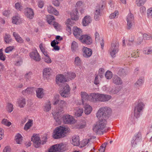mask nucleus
Here are the masks:
<instances>
[{
  "label": "nucleus",
  "instance_id": "f257e3e1",
  "mask_svg": "<svg viewBox=\"0 0 152 152\" xmlns=\"http://www.w3.org/2000/svg\"><path fill=\"white\" fill-rule=\"evenodd\" d=\"M112 112L111 109L107 107H103L99 108L96 114V117L99 119L93 126L94 132L97 133H104L108 132L106 126V120L109 117Z\"/></svg>",
  "mask_w": 152,
  "mask_h": 152
},
{
  "label": "nucleus",
  "instance_id": "f03ea898",
  "mask_svg": "<svg viewBox=\"0 0 152 152\" xmlns=\"http://www.w3.org/2000/svg\"><path fill=\"white\" fill-rule=\"evenodd\" d=\"M54 118L58 124L63 123L68 124H73L77 121L74 117L68 114H64L61 116V113L59 112H55L53 113Z\"/></svg>",
  "mask_w": 152,
  "mask_h": 152
},
{
  "label": "nucleus",
  "instance_id": "7ed1b4c3",
  "mask_svg": "<svg viewBox=\"0 0 152 152\" xmlns=\"http://www.w3.org/2000/svg\"><path fill=\"white\" fill-rule=\"evenodd\" d=\"M92 97L91 101L93 102H106L110 100L111 98L110 95L99 94L92 93L91 94Z\"/></svg>",
  "mask_w": 152,
  "mask_h": 152
},
{
  "label": "nucleus",
  "instance_id": "20e7f679",
  "mask_svg": "<svg viewBox=\"0 0 152 152\" xmlns=\"http://www.w3.org/2000/svg\"><path fill=\"white\" fill-rule=\"evenodd\" d=\"M119 44L116 41H113L109 50L110 54L112 58H114L118 51Z\"/></svg>",
  "mask_w": 152,
  "mask_h": 152
},
{
  "label": "nucleus",
  "instance_id": "39448f33",
  "mask_svg": "<svg viewBox=\"0 0 152 152\" xmlns=\"http://www.w3.org/2000/svg\"><path fill=\"white\" fill-rule=\"evenodd\" d=\"M144 106L145 105L142 102H140L135 105L134 112V115L135 117L137 118L139 117L140 113L142 111Z\"/></svg>",
  "mask_w": 152,
  "mask_h": 152
},
{
  "label": "nucleus",
  "instance_id": "423d86ee",
  "mask_svg": "<svg viewBox=\"0 0 152 152\" xmlns=\"http://www.w3.org/2000/svg\"><path fill=\"white\" fill-rule=\"evenodd\" d=\"M65 147V145L62 143L56 144L51 147L48 152H62L64 151Z\"/></svg>",
  "mask_w": 152,
  "mask_h": 152
},
{
  "label": "nucleus",
  "instance_id": "0eeeda50",
  "mask_svg": "<svg viewBox=\"0 0 152 152\" xmlns=\"http://www.w3.org/2000/svg\"><path fill=\"white\" fill-rule=\"evenodd\" d=\"M70 88L68 84L66 83L64 84L63 89L60 92L61 96L65 98L69 97L70 94Z\"/></svg>",
  "mask_w": 152,
  "mask_h": 152
},
{
  "label": "nucleus",
  "instance_id": "6e6552de",
  "mask_svg": "<svg viewBox=\"0 0 152 152\" xmlns=\"http://www.w3.org/2000/svg\"><path fill=\"white\" fill-rule=\"evenodd\" d=\"M79 40L83 43L87 45H90L92 42L91 37L87 35H83L80 36Z\"/></svg>",
  "mask_w": 152,
  "mask_h": 152
},
{
  "label": "nucleus",
  "instance_id": "1a4fd4ad",
  "mask_svg": "<svg viewBox=\"0 0 152 152\" xmlns=\"http://www.w3.org/2000/svg\"><path fill=\"white\" fill-rule=\"evenodd\" d=\"M69 80L66 79L65 75L60 74L57 75L56 77V83L59 86L62 85L63 84V82H68Z\"/></svg>",
  "mask_w": 152,
  "mask_h": 152
},
{
  "label": "nucleus",
  "instance_id": "9d476101",
  "mask_svg": "<svg viewBox=\"0 0 152 152\" xmlns=\"http://www.w3.org/2000/svg\"><path fill=\"white\" fill-rule=\"evenodd\" d=\"M31 140L34 143V147L38 148L40 146L41 144V141L39 137L36 134L32 136Z\"/></svg>",
  "mask_w": 152,
  "mask_h": 152
},
{
  "label": "nucleus",
  "instance_id": "9b49d317",
  "mask_svg": "<svg viewBox=\"0 0 152 152\" xmlns=\"http://www.w3.org/2000/svg\"><path fill=\"white\" fill-rule=\"evenodd\" d=\"M80 95L83 104L84 105L88 100L91 101L92 97L91 96V94L90 95H88L86 92L82 91L80 92Z\"/></svg>",
  "mask_w": 152,
  "mask_h": 152
},
{
  "label": "nucleus",
  "instance_id": "f8f14e48",
  "mask_svg": "<svg viewBox=\"0 0 152 152\" xmlns=\"http://www.w3.org/2000/svg\"><path fill=\"white\" fill-rule=\"evenodd\" d=\"M24 14L27 18L29 19H32L34 17V10L31 8L28 7L26 8L25 10Z\"/></svg>",
  "mask_w": 152,
  "mask_h": 152
},
{
  "label": "nucleus",
  "instance_id": "ddd939ff",
  "mask_svg": "<svg viewBox=\"0 0 152 152\" xmlns=\"http://www.w3.org/2000/svg\"><path fill=\"white\" fill-rule=\"evenodd\" d=\"M70 129L67 126H60L55 128L53 133H64V132H70Z\"/></svg>",
  "mask_w": 152,
  "mask_h": 152
},
{
  "label": "nucleus",
  "instance_id": "4468645a",
  "mask_svg": "<svg viewBox=\"0 0 152 152\" xmlns=\"http://www.w3.org/2000/svg\"><path fill=\"white\" fill-rule=\"evenodd\" d=\"M141 136L140 134H137L133 137L131 142V145L132 147L134 148L136 146L137 142L141 139Z\"/></svg>",
  "mask_w": 152,
  "mask_h": 152
},
{
  "label": "nucleus",
  "instance_id": "2eb2a0df",
  "mask_svg": "<svg viewBox=\"0 0 152 152\" xmlns=\"http://www.w3.org/2000/svg\"><path fill=\"white\" fill-rule=\"evenodd\" d=\"M105 4V2L104 1H102L99 5L98 8H97L96 9L95 12L94 16V18L96 20H98L99 16L100 15V10L102 9Z\"/></svg>",
  "mask_w": 152,
  "mask_h": 152
},
{
  "label": "nucleus",
  "instance_id": "dca6fc26",
  "mask_svg": "<svg viewBox=\"0 0 152 152\" xmlns=\"http://www.w3.org/2000/svg\"><path fill=\"white\" fill-rule=\"evenodd\" d=\"M29 56L32 59L36 61H39L41 60L40 56L37 50L31 53Z\"/></svg>",
  "mask_w": 152,
  "mask_h": 152
},
{
  "label": "nucleus",
  "instance_id": "f3484780",
  "mask_svg": "<svg viewBox=\"0 0 152 152\" xmlns=\"http://www.w3.org/2000/svg\"><path fill=\"white\" fill-rule=\"evenodd\" d=\"M83 56L85 58L90 57L92 55V50L87 47H83L82 49Z\"/></svg>",
  "mask_w": 152,
  "mask_h": 152
},
{
  "label": "nucleus",
  "instance_id": "a211bd4d",
  "mask_svg": "<svg viewBox=\"0 0 152 152\" xmlns=\"http://www.w3.org/2000/svg\"><path fill=\"white\" fill-rule=\"evenodd\" d=\"M68 104L67 102L64 100H60L59 103V109L57 112H62L64 108H66L68 107Z\"/></svg>",
  "mask_w": 152,
  "mask_h": 152
},
{
  "label": "nucleus",
  "instance_id": "6ab92c4d",
  "mask_svg": "<svg viewBox=\"0 0 152 152\" xmlns=\"http://www.w3.org/2000/svg\"><path fill=\"white\" fill-rule=\"evenodd\" d=\"M95 37L96 43H100L102 48L104 46V42L102 38L100 37L99 34L97 32H96L95 34Z\"/></svg>",
  "mask_w": 152,
  "mask_h": 152
},
{
  "label": "nucleus",
  "instance_id": "aec40b11",
  "mask_svg": "<svg viewBox=\"0 0 152 152\" xmlns=\"http://www.w3.org/2000/svg\"><path fill=\"white\" fill-rule=\"evenodd\" d=\"M92 21L91 17L89 15L85 16L83 19L82 24L84 26H87L89 25Z\"/></svg>",
  "mask_w": 152,
  "mask_h": 152
},
{
  "label": "nucleus",
  "instance_id": "412c9836",
  "mask_svg": "<svg viewBox=\"0 0 152 152\" xmlns=\"http://www.w3.org/2000/svg\"><path fill=\"white\" fill-rule=\"evenodd\" d=\"M52 72L51 69L50 68H46L43 71V77L44 78L48 79L51 75Z\"/></svg>",
  "mask_w": 152,
  "mask_h": 152
},
{
  "label": "nucleus",
  "instance_id": "4be33fe9",
  "mask_svg": "<svg viewBox=\"0 0 152 152\" xmlns=\"http://www.w3.org/2000/svg\"><path fill=\"white\" fill-rule=\"evenodd\" d=\"M45 91L42 88H39L36 90V96L39 99L42 98L44 96Z\"/></svg>",
  "mask_w": 152,
  "mask_h": 152
},
{
  "label": "nucleus",
  "instance_id": "5701e85b",
  "mask_svg": "<svg viewBox=\"0 0 152 152\" xmlns=\"http://www.w3.org/2000/svg\"><path fill=\"white\" fill-rule=\"evenodd\" d=\"M112 82L115 85H121L123 83L121 79L117 75H114L112 78Z\"/></svg>",
  "mask_w": 152,
  "mask_h": 152
},
{
  "label": "nucleus",
  "instance_id": "b1692460",
  "mask_svg": "<svg viewBox=\"0 0 152 152\" xmlns=\"http://www.w3.org/2000/svg\"><path fill=\"white\" fill-rule=\"evenodd\" d=\"M82 33V31L80 28L76 27H74L73 34L76 38L79 39Z\"/></svg>",
  "mask_w": 152,
  "mask_h": 152
},
{
  "label": "nucleus",
  "instance_id": "393cba45",
  "mask_svg": "<svg viewBox=\"0 0 152 152\" xmlns=\"http://www.w3.org/2000/svg\"><path fill=\"white\" fill-rule=\"evenodd\" d=\"M15 61L14 64L16 66H20L22 63V59L20 56L18 55H15L14 56Z\"/></svg>",
  "mask_w": 152,
  "mask_h": 152
},
{
  "label": "nucleus",
  "instance_id": "a878e982",
  "mask_svg": "<svg viewBox=\"0 0 152 152\" xmlns=\"http://www.w3.org/2000/svg\"><path fill=\"white\" fill-rule=\"evenodd\" d=\"M17 103L19 107L23 108L26 103V99L23 97L20 98L18 99Z\"/></svg>",
  "mask_w": 152,
  "mask_h": 152
},
{
  "label": "nucleus",
  "instance_id": "bb28decb",
  "mask_svg": "<svg viewBox=\"0 0 152 152\" xmlns=\"http://www.w3.org/2000/svg\"><path fill=\"white\" fill-rule=\"evenodd\" d=\"M83 110L82 108L77 107L75 108L74 113L77 117H79L82 115L83 113Z\"/></svg>",
  "mask_w": 152,
  "mask_h": 152
},
{
  "label": "nucleus",
  "instance_id": "cd10ccee",
  "mask_svg": "<svg viewBox=\"0 0 152 152\" xmlns=\"http://www.w3.org/2000/svg\"><path fill=\"white\" fill-rule=\"evenodd\" d=\"M78 12L77 9L73 10L71 13V17L72 20H78L79 16Z\"/></svg>",
  "mask_w": 152,
  "mask_h": 152
},
{
  "label": "nucleus",
  "instance_id": "c85d7f7f",
  "mask_svg": "<svg viewBox=\"0 0 152 152\" xmlns=\"http://www.w3.org/2000/svg\"><path fill=\"white\" fill-rule=\"evenodd\" d=\"M84 106V113L86 115H88L90 113L92 110V107L88 104L85 103Z\"/></svg>",
  "mask_w": 152,
  "mask_h": 152
},
{
  "label": "nucleus",
  "instance_id": "c756f323",
  "mask_svg": "<svg viewBox=\"0 0 152 152\" xmlns=\"http://www.w3.org/2000/svg\"><path fill=\"white\" fill-rule=\"evenodd\" d=\"M13 36L14 37L15 39L18 42L21 43L23 42V39L20 37L18 34L15 32H14L13 33Z\"/></svg>",
  "mask_w": 152,
  "mask_h": 152
},
{
  "label": "nucleus",
  "instance_id": "7c9ffc66",
  "mask_svg": "<svg viewBox=\"0 0 152 152\" xmlns=\"http://www.w3.org/2000/svg\"><path fill=\"white\" fill-rule=\"evenodd\" d=\"M33 125V121L32 119H29L27 122L25 124L24 129L25 130H28Z\"/></svg>",
  "mask_w": 152,
  "mask_h": 152
},
{
  "label": "nucleus",
  "instance_id": "2f4dec72",
  "mask_svg": "<svg viewBox=\"0 0 152 152\" xmlns=\"http://www.w3.org/2000/svg\"><path fill=\"white\" fill-rule=\"evenodd\" d=\"M72 144L75 146H78L80 145V140L79 137L77 136H74L72 137Z\"/></svg>",
  "mask_w": 152,
  "mask_h": 152
},
{
  "label": "nucleus",
  "instance_id": "473e14b6",
  "mask_svg": "<svg viewBox=\"0 0 152 152\" xmlns=\"http://www.w3.org/2000/svg\"><path fill=\"white\" fill-rule=\"evenodd\" d=\"M15 140L16 143L20 144L23 140V137L20 134H17L15 136Z\"/></svg>",
  "mask_w": 152,
  "mask_h": 152
},
{
  "label": "nucleus",
  "instance_id": "72a5a7b5",
  "mask_svg": "<svg viewBox=\"0 0 152 152\" xmlns=\"http://www.w3.org/2000/svg\"><path fill=\"white\" fill-rule=\"evenodd\" d=\"M72 22L70 19H68L66 21V24L67 27V30L70 33H71V26L73 25V23Z\"/></svg>",
  "mask_w": 152,
  "mask_h": 152
},
{
  "label": "nucleus",
  "instance_id": "f704fd0d",
  "mask_svg": "<svg viewBox=\"0 0 152 152\" xmlns=\"http://www.w3.org/2000/svg\"><path fill=\"white\" fill-rule=\"evenodd\" d=\"M65 76L66 79L69 80H72L74 79L76 76L75 73L73 72H69L67 73L65 75Z\"/></svg>",
  "mask_w": 152,
  "mask_h": 152
},
{
  "label": "nucleus",
  "instance_id": "c9c22d12",
  "mask_svg": "<svg viewBox=\"0 0 152 152\" xmlns=\"http://www.w3.org/2000/svg\"><path fill=\"white\" fill-rule=\"evenodd\" d=\"M144 77H140L138 80L134 83V86L136 88H137L141 86L144 82Z\"/></svg>",
  "mask_w": 152,
  "mask_h": 152
},
{
  "label": "nucleus",
  "instance_id": "e433bc0d",
  "mask_svg": "<svg viewBox=\"0 0 152 152\" xmlns=\"http://www.w3.org/2000/svg\"><path fill=\"white\" fill-rule=\"evenodd\" d=\"M39 48L41 51L45 56L47 55V53H48L46 50V48L45 47V45L41 43L39 44Z\"/></svg>",
  "mask_w": 152,
  "mask_h": 152
},
{
  "label": "nucleus",
  "instance_id": "4c0bfd02",
  "mask_svg": "<svg viewBox=\"0 0 152 152\" xmlns=\"http://www.w3.org/2000/svg\"><path fill=\"white\" fill-rule=\"evenodd\" d=\"M51 108V104L49 101L45 103L44 108V111L45 112H48Z\"/></svg>",
  "mask_w": 152,
  "mask_h": 152
},
{
  "label": "nucleus",
  "instance_id": "58836bf2",
  "mask_svg": "<svg viewBox=\"0 0 152 152\" xmlns=\"http://www.w3.org/2000/svg\"><path fill=\"white\" fill-rule=\"evenodd\" d=\"M110 93L111 94H115L118 93L119 91L118 88L117 87H110L108 90Z\"/></svg>",
  "mask_w": 152,
  "mask_h": 152
},
{
  "label": "nucleus",
  "instance_id": "ea45409f",
  "mask_svg": "<svg viewBox=\"0 0 152 152\" xmlns=\"http://www.w3.org/2000/svg\"><path fill=\"white\" fill-rule=\"evenodd\" d=\"M4 39L5 42L7 44L10 43L12 42V38L10 35L6 34L4 37Z\"/></svg>",
  "mask_w": 152,
  "mask_h": 152
},
{
  "label": "nucleus",
  "instance_id": "a19ab883",
  "mask_svg": "<svg viewBox=\"0 0 152 152\" xmlns=\"http://www.w3.org/2000/svg\"><path fill=\"white\" fill-rule=\"evenodd\" d=\"M82 63V61L79 57H75L74 61V64L75 66L79 67L81 65Z\"/></svg>",
  "mask_w": 152,
  "mask_h": 152
},
{
  "label": "nucleus",
  "instance_id": "79ce46f5",
  "mask_svg": "<svg viewBox=\"0 0 152 152\" xmlns=\"http://www.w3.org/2000/svg\"><path fill=\"white\" fill-rule=\"evenodd\" d=\"M78 47V43L75 41H73L71 44V50L73 52L76 51Z\"/></svg>",
  "mask_w": 152,
  "mask_h": 152
},
{
  "label": "nucleus",
  "instance_id": "37998d69",
  "mask_svg": "<svg viewBox=\"0 0 152 152\" xmlns=\"http://www.w3.org/2000/svg\"><path fill=\"white\" fill-rule=\"evenodd\" d=\"M12 23L13 24L18 25L19 23L20 18L18 16H15L12 17Z\"/></svg>",
  "mask_w": 152,
  "mask_h": 152
},
{
  "label": "nucleus",
  "instance_id": "c03bdc74",
  "mask_svg": "<svg viewBox=\"0 0 152 152\" xmlns=\"http://www.w3.org/2000/svg\"><path fill=\"white\" fill-rule=\"evenodd\" d=\"M33 90L34 89L33 88L29 87L28 88L25 90L23 91H22V94L23 95L30 94L32 93Z\"/></svg>",
  "mask_w": 152,
  "mask_h": 152
},
{
  "label": "nucleus",
  "instance_id": "a18cd8bd",
  "mask_svg": "<svg viewBox=\"0 0 152 152\" xmlns=\"http://www.w3.org/2000/svg\"><path fill=\"white\" fill-rule=\"evenodd\" d=\"M46 21L50 25L53 24V21L55 20L54 17L53 16L51 15H47L46 16Z\"/></svg>",
  "mask_w": 152,
  "mask_h": 152
},
{
  "label": "nucleus",
  "instance_id": "49530a36",
  "mask_svg": "<svg viewBox=\"0 0 152 152\" xmlns=\"http://www.w3.org/2000/svg\"><path fill=\"white\" fill-rule=\"evenodd\" d=\"M66 134H54L53 135V137L55 139H58L60 138H64L66 136Z\"/></svg>",
  "mask_w": 152,
  "mask_h": 152
},
{
  "label": "nucleus",
  "instance_id": "de8ad7c7",
  "mask_svg": "<svg viewBox=\"0 0 152 152\" xmlns=\"http://www.w3.org/2000/svg\"><path fill=\"white\" fill-rule=\"evenodd\" d=\"M60 100L59 99V95H56L53 97L52 100V102L54 105H56L58 104H59Z\"/></svg>",
  "mask_w": 152,
  "mask_h": 152
},
{
  "label": "nucleus",
  "instance_id": "09e8293b",
  "mask_svg": "<svg viewBox=\"0 0 152 152\" xmlns=\"http://www.w3.org/2000/svg\"><path fill=\"white\" fill-rule=\"evenodd\" d=\"M127 22L134 21V17L133 15L131 13L128 14L126 17Z\"/></svg>",
  "mask_w": 152,
  "mask_h": 152
},
{
  "label": "nucleus",
  "instance_id": "8fccbe9b",
  "mask_svg": "<svg viewBox=\"0 0 152 152\" xmlns=\"http://www.w3.org/2000/svg\"><path fill=\"white\" fill-rule=\"evenodd\" d=\"M90 141L89 139H85L83 140L80 142V145L81 147H83L87 145Z\"/></svg>",
  "mask_w": 152,
  "mask_h": 152
},
{
  "label": "nucleus",
  "instance_id": "3c124183",
  "mask_svg": "<svg viewBox=\"0 0 152 152\" xmlns=\"http://www.w3.org/2000/svg\"><path fill=\"white\" fill-rule=\"evenodd\" d=\"M105 76L106 79H110L113 77L112 73L111 71L108 70L106 72Z\"/></svg>",
  "mask_w": 152,
  "mask_h": 152
},
{
  "label": "nucleus",
  "instance_id": "603ef678",
  "mask_svg": "<svg viewBox=\"0 0 152 152\" xmlns=\"http://www.w3.org/2000/svg\"><path fill=\"white\" fill-rule=\"evenodd\" d=\"M15 49V47L14 46H10L7 47L5 49L4 51L6 53H9L12 52Z\"/></svg>",
  "mask_w": 152,
  "mask_h": 152
},
{
  "label": "nucleus",
  "instance_id": "864d4df0",
  "mask_svg": "<svg viewBox=\"0 0 152 152\" xmlns=\"http://www.w3.org/2000/svg\"><path fill=\"white\" fill-rule=\"evenodd\" d=\"M143 53L145 54H149L152 53V47L144 49L143 51Z\"/></svg>",
  "mask_w": 152,
  "mask_h": 152
},
{
  "label": "nucleus",
  "instance_id": "5fc2aeb1",
  "mask_svg": "<svg viewBox=\"0 0 152 152\" xmlns=\"http://www.w3.org/2000/svg\"><path fill=\"white\" fill-rule=\"evenodd\" d=\"M146 0H136V3L138 6L140 7L144 4Z\"/></svg>",
  "mask_w": 152,
  "mask_h": 152
},
{
  "label": "nucleus",
  "instance_id": "6e6d98bb",
  "mask_svg": "<svg viewBox=\"0 0 152 152\" xmlns=\"http://www.w3.org/2000/svg\"><path fill=\"white\" fill-rule=\"evenodd\" d=\"M1 123L7 126H9L11 125V122L6 119H3L1 121Z\"/></svg>",
  "mask_w": 152,
  "mask_h": 152
},
{
  "label": "nucleus",
  "instance_id": "4d7b16f0",
  "mask_svg": "<svg viewBox=\"0 0 152 152\" xmlns=\"http://www.w3.org/2000/svg\"><path fill=\"white\" fill-rule=\"evenodd\" d=\"M32 75V73L31 72H29L26 73L24 75V78L26 81H28L29 80L31 77Z\"/></svg>",
  "mask_w": 152,
  "mask_h": 152
},
{
  "label": "nucleus",
  "instance_id": "13d9d810",
  "mask_svg": "<svg viewBox=\"0 0 152 152\" xmlns=\"http://www.w3.org/2000/svg\"><path fill=\"white\" fill-rule=\"evenodd\" d=\"M118 14V12L117 11H115L114 12L110 15L109 17L110 19H114L115 18H117Z\"/></svg>",
  "mask_w": 152,
  "mask_h": 152
},
{
  "label": "nucleus",
  "instance_id": "bf43d9fd",
  "mask_svg": "<svg viewBox=\"0 0 152 152\" xmlns=\"http://www.w3.org/2000/svg\"><path fill=\"white\" fill-rule=\"evenodd\" d=\"M134 24V21L127 22V28L129 30L133 28Z\"/></svg>",
  "mask_w": 152,
  "mask_h": 152
},
{
  "label": "nucleus",
  "instance_id": "052dcab7",
  "mask_svg": "<svg viewBox=\"0 0 152 152\" xmlns=\"http://www.w3.org/2000/svg\"><path fill=\"white\" fill-rule=\"evenodd\" d=\"M45 56V57L44 58V61L45 62L48 64L51 63L52 61L50 57L48 56V53H47V56Z\"/></svg>",
  "mask_w": 152,
  "mask_h": 152
},
{
  "label": "nucleus",
  "instance_id": "680f3d73",
  "mask_svg": "<svg viewBox=\"0 0 152 152\" xmlns=\"http://www.w3.org/2000/svg\"><path fill=\"white\" fill-rule=\"evenodd\" d=\"M7 109L9 112L11 113L12 112L13 110L12 104L11 103H8L7 106Z\"/></svg>",
  "mask_w": 152,
  "mask_h": 152
},
{
  "label": "nucleus",
  "instance_id": "e2e57ef3",
  "mask_svg": "<svg viewBox=\"0 0 152 152\" xmlns=\"http://www.w3.org/2000/svg\"><path fill=\"white\" fill-rule=\"evenodd\" d=\"M147 15L148 18H152V8H150L147 10Z\"/></svg>",
  "mask_w": 152,
  "mask_h": 152
},
{
  "label": "nucleus",
  "instance_id": "0e129e2a",
  "mask_svg": "<svg viewBox=\"0 0 152 152\" xmlns=\"http://www.w3.org/2000/svg\"><path fill=\"white\" fill-rule=\"evenodd\" d=\"M118 74L121 76H123L126 75V73L125 69H120L119 71Z\"/></svg>",
  "mask_w": 152,
  "mask_h": 152
},
{
  "label": "nucleus",
  "instance_id": "69168bd1",
  "mask_svg": "<svg viewBox=\"0 0 152 152\" xmlns=\"http://www.w3.org/2000/svg\"><path fill=\"white\" fill-rule=\"evenodd\" d=\"M104 72V69L101 68L99 69V75L101 78H102L103 77Z\"/></svg>",
  "mask_w": 152,
  "mask_h": 152
},
{
  "label": "nucleus",
  "instance_id": "338daca9",
  "mask_svg": "<svg viewBox=\"0 0 152 152\" xmlns=\"http://www.w3.org/2000/svg\"><path fill=\"white\" fill-rule=\"evenodd\" d=\"M100 80V79H99V76L98 75H96L94 78V83L95 85H97L99 83Z\"/></svg>",
  "mask_w": 152,
  "mask_h": 152
},
{
  "label": "nucleus",
  "instance_id": "774afa93",
  "mask_svg": "<svg viewBox=\"0 0 152 152\" xmlns=\"http://www.w3.org/2000/svg\"><path fill=\"white\" fill-rule=\"evenodd\" d=\"M107 144V143L105 142L101 146L99 150V152H104V151L105 148Z\"/></svg>",
  "mask_w": 152,
  "mask_h": 152
}]
</instances>
